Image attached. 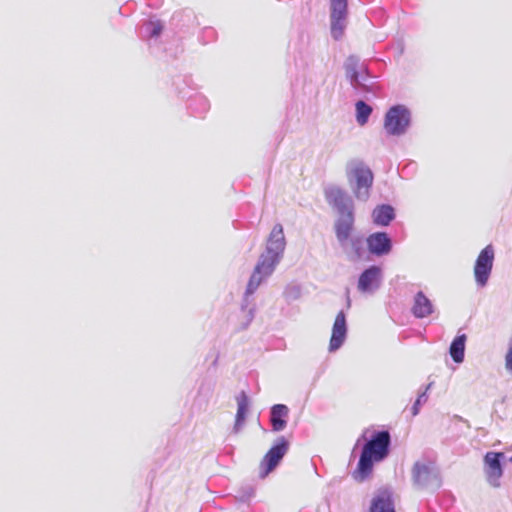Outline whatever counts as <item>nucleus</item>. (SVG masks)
Here are the masks:
<instances>
[{"instance_id": "obj_5", "label": "nucleus", "mask_w": 512, "mask_h": 512, "mask_svg": "<svg viewBox=\"0 0 512 512\" xmlns=\"http://www.w3.org/2000/svg\"><path fill=\"white\" fill-rule=\"evenodd\" d=\"M344 69L351 86L359 92H371L374 82L367 65L361 62L356 55H350L345 63Z\"/></svg>"}, {"instance_id": "obj_15", "label": "nucleus", "mask_w": 512, "mask_h": 512, "mask_svg": "<svg viewBox=\"0 0 512 512\" xmlns=\"http://www.w3.org/2000/svg\"><path fill=\"white\" fill-rule=\"evenodd\" d=\"M347 337V321L344 311H340L335 318L329 343V351L335 352L344 344Z\"/></svg>"}, {"instance_id": "obj_23", "label": "nucleus", "mask_w": 512, "mask_h": 512, "mask_svg": "<svg viewBox=\"0 0 512 512\" xmlns=\"http://www.w3.org/2000/svg\"><path fill=\"white\" fill-rule=\"evenodd\" d=\"M163 31V24L159 20H148L142 25L141 33L144 37L156 38Z\"/></svg>"}, {"instance_id": "obj_10", "label": "nucleus", "mask_w": 512, "mask_h": 512, "mask_svg": "<svg viewBox=\"0 0 512 512\" xmlns=\"http://www.w3.org/2000/svg\"><path fill=\"white\" fill-rule=\"evenodd\" d=\"M494 258L495 251L491 244L480 251L474 265V277L478 287L483 288L487 285L493 269Z\"/></svg>"}, {"instance_id": "obj_16", "label": "nucleus", "mask_w": 512, "mask_h": 512, "mask_svg": "<svg viewBox=\"0 0 512 512\" xmlns=\"http://www.w3.org/2000/svg\"><path fill=\"white\" fill-rule=\"evenodd\" d=\"M289 408L285 404H274L270 408L271 430L275 433L283 431L287 427Z\"/></svg>"}, {"instance_id": "obj_22", "label": "nucleus", "mask_w": 512, "mask_h": 512, "mask_svg": "<svg viewBox=\"0 0 512 512\" xmlns=\"http://www.w3.org/2000/svg\"><path fill=\"white\" fill-rule=\"evenodd\" d=\"M173 21H175L177 26L181 29L186 28L187 31L194 29L199 25L196 15L191 10L175 13Z\"/></svg>"}, {"instance_id": "obj_1", "label": "nucleus", "mask_w": 512, "mask_h": 512, "mask_svg": "<svg viewBox=\"0 0 512 512\" xmlns=\"http://www.w3.org/2000/svg\"><path fill=\"white\" fill-rule=\"evenodd\" d=\"M285 248L286 239L283 226L277 223L273 226L267 238L265 250L260 254L249 278L240 305L241 312H246V310L256 311L253 295L259 286L274 273L277 265L283 258Z\"/></svg>"}, {"instance_id": "obj_30", "label": "nucleus", "mask_w": 512, "mask_h": 512, "mask_svg": "<svg viewBox=\"0 0 512 512\" xmlns=\"http://www.w3.org/2000/svg\"><path fill=\"white\" fill-rule=\"evenodd\" d=\"M360 440H361V438H359V439L357 440V442H356V444H355V446H354L353 452L355 451V449H356V448H357V446L359 445Z\"/></svg>"}, {"instance_id": "obj_11", "label": "nucleus", "mask_w": 512, "mask_h": 512, "mask_svg": "<svg viewBox=\"0 0 512 512\" xmlns=\"http://www.w3.org/2000/svg\"><path fill=\"white\" fill-rule=\"evenodd\" d=\"M383 281V271L380 266L371 265L359 275L357 289L362 294H374Z\"/></svg>"}, {"instance_id": "obj_17", "label": "nucleus", "mask_w": 512, "mask_h": 512, "mask_svg": "<svg viewBox=\"0 0 512 512\" xmlns=\"http://www.w3.org/2000/svg\"><path fill=\"white\" fill-rule=\"evenodd\" d=\"M434 312L432 301L422 292L418 291L414 296L411 313L415 318L422 319Z\"/></svg>"}, {"instance_id": "obj_18", "label": "nucleus", "mask_w": 512, "mask_h": 512, "mask_svg": "<svg viewBox=\"0 0 512 512\" xmlns=\"http://www.w3.org/2000/svg\"><path fill=\"white\" fill-rule=\"evenodd\" d=\"M371 217L376 226L387 227L395 219L396 213L390 204H380L373 209Z\"/></svg>"}, {"instance_id": "obj_12", "label": "nucleus", "mask_w": 512, "mask_h": 512, "mask_svg": "<svg viewBox=\"0 0 512 512\" xmlns=\"http://www.w3.org/2000/svg\"><path fill=\"white\" fill-rule=\"evenodd\" d=\"M174 84L176 85V88L178 90V95L183 99L187 98L188 109L192 114H194L197 117H202L205 113L208 112V110L210 109V103L204 95L198 92L194 93L193 95H190L184 89L179 88V85H184L188 88V83L186 79L178 78Z\"/></svg>"}, {"instance_id": "obj_8", "label": "nucleus", "mask_w": 512, "mask_h": 512, "mask_svg": "<svg viewBox=\"0 0 512 512\" xmlns=\"http://www.w3.org/2000/svg\"><path fill=\"white\" fill-rule=\"evenodd\" d=\"M288 450L289 441L284 436L278 437L260 463L259 476L265 478L271 473L279 465Z\"/></svg>"}, {"instance_id": "obj_20", "label": "nucleus", "mask_w": 512, "mask_h": 512, "mask_svg": "<svg viewBox=\"0 0 512 512\" xmlns=\"http://www.w3.org/2000/svg\"><path fill=\"white\" fill-rule=\"evenodd\" d=\"M466 340L467 337L465 334H458L450 344L449 354L457 364L464 361Z\"/></svg>"}, {"instance_id": "obj_27", "label": "nucleus", "mask_w": 512, "mask_h": 512, "mask_svg": "<svg viewBox=\"0 0 512 512\" xmlns=\"http://www.w3.org/2000/svg\"><path fill=\"white\" fill-rule=\"evenodd\" d=\"M242 313L241 330H246L255 318L256 311L246 310Z\"/></svg>"}, {"instance_id": "obj_14", "label": "nucleus", "mask_w": 512, "mask_h": 512, "mask_svg": "<svg viewBox=\"0 0 512 512\" xmlns=\"http://www.w3.org/2000/svg\"><path fill=\"white\" fill-rule=\"evenodd\" d=\"M505 458L503 452L489 451L484 456L485 473L490 485L498 487L500 478L503 475L502 461Z\"/></svg>"}, {"instance_id": "obj_4", "label": "nucleus", "mask_w": 512, "mask_h": 512, "mask_svg": "<svg viewBox=\"0 0 512 512\" xmlns=\"http://www.w3.org/2000/svg\"><path fill=\"white\" fill-rule=\"evenodd\" d=\"M347 178L355 198L361 202L368 201L374 182L372 170L364 162L355 161L348 168Z\"/></svg>"}, {"instance_id": "obj_2", "label": "nucleus", "mask_w": 512, "mask_h": 512, "mask_svg": "<svg viewBox=\"0 0 512 512\" xmlns=\"http://www.w3.org/2000/svg\"><path fill=\"white\" fill-rule=\"evenodd\" d=\"M324 195L327 203L336 213L333 229L340 247L347 251V247L350 245L355 258H361L364 253L363 240L360 237L351 238L356 220L353 198L343 188L336 185L326 187Z\"/></svg>"}, {"instance_id": "obj_7", "label": "nucleus", "mask_w": 512, "mask_h": 512, "mask_svg": "<svg viewBox=\"0 0 512 512\" xmlns=\"http://www.w3.org/2000/svg\"><path fill=\"white\" fill-rule=\"evenodd\" d=\"M412 481L417 489H438L441 486L439 471L432 462L417 461L412 467Z\"/></svg>"}, {"instance_id": "obj_25", "label": "nucleus", "mask_w": 512, "mask_h": 512, "mask_svg": "<svg viewBox=\"0 0 512 512\" xmlns=\"http://www.w3.org/2000/svg\"><path fill=\"white\" fill-rule=\"evenodd\" d=\"M433 382H430L423 391L419 392L417 399L411 407V414L413 417L419 414L420 408L428 401V391L431 389Z\"/></svg>"}, {"instance_id": "obj_19", "label": "nucleus", "mask_w": 512, "mask_h": 512, "mask_svg": "<svg viewBox=\"0 0 512 512\" xmlns=\"http://www.w3.org/2000/svg\"><path fill=\"white\" fill-rule=\"evenodd\" d=\"M236 401H237V412H236V416H235V423H234L233 430H234V432L237 433L242 429V427L245 423L250 401H249V397L245 391H241L236 396Z\"/></svg>"}, {"instance_id": "obj_29", "label": "nucleus", "mask_w": 512, "mask_h": 512, "mask_svg": "<svg viewBox=\"0 0 512 512\" xmlns=\"http://www.w3.org/2000/svg\"><path fill=\"white\" fill-rule=\"evenodd\" d=\"M350 306H351V300L349 297V291L347 290V308H350Z\"/></svg>"}, {"instance_id": "obj_9", "label": "nucleus", "mask_w": 512, "mask_h": 512, "mask_svg": "<svg viewBox=\"0 0 512 512\" xmlns=\"http://www.w3.org/2000/svg\"><path fill=\"white\" fill-rule=\"evenodd\" d=\"M348 16V0H330V33L338 41L345 32Z\"/></svg>"}, {"instance_id": "obj_31", "label": "nucleus", "mask_w": 512, "mask_h": 512, "mask_svg": "<svg viewBox=\"0 0 512 512\" xmlns=\"http://www.w3.org/2000/svg\"><path fill=\"white\" fill-rule=\"evenodd\" d=\"M510 462H512V457L510 458Z\"/></svg>"}, {"instance_id": "obj_21", "label": "nucleus", "mask_w": 512, "mask_h": 512, "mask_svg": "<svg viewBox=\"0 0 512 512\" xmlns=\"http://www.w3.org/2000/svg\"><path fill=\"white\" fill-rule=\"evenodd\" d=\"M370 512H396L391 495L385 492L375 496L370 506Z\"/></svg>"}, {"instance_id": "obj_6", "label": "nucleus", "mask_w": 512, "mask_h": 512, "mask_svg": "<svg viewBox=\"0 0 512 512\" xmlns=\"http://www.w3.org/2000/svg\"><path fill=\"white\" fill-rule=\"evenodd\" d=\"M412 121V114L405 105L391 106L384 116V130L389 136L400 137L407 133Z\"/></svg>"}, {"instance_id": "obj_26", "label": "nucleus", "mask_w": 512, "mask_h": 512, "mask_svg": "<svg viewBox=\"0 0 512 512\" xmlns=\"http://www.w3.org/2000/svg\"><path fill=\"white\" fill-rule=\"evenodd\" d=\"M284 295L287 300H297L301 296V288L298 285H289L285 288Z\"/></svg>"}, {"instance_id": "obj_28", "label": "nucleus", "mask_w": 512, "mask_h": 512, "mask_svg": "<svg viewBox=\"0 0 512 512\" xmlns=\"http://www.w3.org/2000/svg\"><path fill=\"white\" fill-rule=\"evenodd\" d=\"M204 33H205L207 36H209V37H213V36H214V34H215V31H214V29H213V28L206 27V28L204 29Z\"/></svg>"}, {"instance_id": "obj_13", "label": "nucleus", "mask_w": 512, "mask_h": 512, "mask_svg": "<svg viewBox=\"0 0 512 512\" xmlns=\"http://www.w3.org/2000/svg\"><path fill=\"white\" fill-rule=\"evenodd\" d=\"M366 245L369 253L376 257H383L391 253L392 238L384 231L373 232L367 236Z\"/></svg>"}, {"instance_id": "obj_3", "label": "nucleus", "mask_w": 512, "mask_h": 512, "mask_svg": "<svg viewBox=\"0 0 512 512\" xmlns=\"http://www.w3.org/2000/svg\"><path fill=\"white\" fill-rule=\"evenodd\" d=\"M391 447V435L388 430L374 431L370 439L362 446L359 461L352 477L363 482L368 479L375 463L385 460Z\"/></svg>"}, {"instance_id": "obj_24", "label": "nucleus", "mask_w": 512, "mask_h": 512, "mask_svg": "<svg viewBox=\"0 0 512 512\" xmlns=\"http://www.w3.org/2000/svg\"><path fill=\"white\" fill-rule=\"evenodd\" d=\"M356 120L357 123L361 126L365 125L369 117L372 113V107L368 105L365 101L359 100L356 105Z\"/></svg>"}]
</instances>
